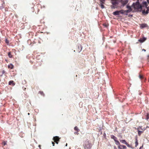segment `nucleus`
I'll return each instance as SVG.
<instances>
[{
	"mask_svg": "<svg viewBox=\"0 0 149 149\" xmlns=\"http://www.w3.org/2000/svg\"><path fill=\"white\" fill-rule=\"evenodd\" d=\"M84 146L85 149H90L91 147V144L88 140H87L85 141Z\"/></svg>",
	"mask_w": 149,
	"mask_h": 149,
	"instance_id": "obj_1",
	"label": "nucleus"
},
{
	"mask_svg": "<svg viewBox=\"0 0 149 149\" xmlns=\"http://www.w3.org/2000/svg\"><path fill=\"white\" fill-rule=\"evenodd\" d=\"M143 7V5L140 3L139 6V9H140V10H139V12H141L142 14L144 15H146L148 14V10H147L146 11L145 10H142Z\"/></svg>",
	"mask_w": 149,
	"mask_h": 149,
	"instance_id": "obj_2",
	"label": "nucleus"
},
{
	"mask_svg": "<svg viewBox=\"0 0 149 149\" xmlns=\"http://www.w3.org/2000/svg\"><path fill=\"white\" fill-rule=\"evenodd\" d=\"M140 5V2L138 4H134L133 5V3L132 4V6H134L133 8L135 10H136V11L137 12H139V6Z\"/></svg>",
	"mask_w": 149,
	"mask_h": 149,
	"instance_id": "obj_3",
	"label": "nucleus"
},
{
	"mask_svg": "<svg viewBox=\"0 0 149 149\" xmlns=\"http://www.w3.org/2000/svg\"><path fill=\"white\" fill-rule=\"evenodd\" d=\"M59 138L58 136H54L53 137V139L54 141L56 142V143L58 144V141L59 140Z\"/></svg>",
	"mask_w": 149,
	"mask_h": 149,
	"instance_id": "obj_4",
	"label": "nucleus"
},
{
	"mask_svg": "<svg viewBox=\"0 0 149 149\" xmlns=\"http://www.w3.org/2000/svg\"><path fill=\"white\" fill-rule=\"evenodd\" d=\"M128 0H125V1H123L122 2V5L121 6V7H124L125 6L128 2Z\"/></svg>",
	"mask_w": 149,
	"mask_h": 149,
	"instance_id": "obj_5",
	"label": "nucleus"
},
{
	"mask_svg": "<svg viewBox=\"0 0 149 149\" xmlns=\"http://www.w3.org/2000/svg\"><path fill=\"white\" fill-rule=\"evenodd\" d=\"M146 39V38L145 37L140 38L138 40V41L140 43H142L145 42Z\"/></svg>",
	"mask_w": 149,
	"mask_h": 149,
	"instance_id": "obj_6",
	"label": "nucleus"
},
{
	"mask_svg": "<svg viewBox=\"0 0 149 149\" xmlns=\"http://www.w3.org/2000/svg\"><path fill=\"white\" fill-rule=\"evenodd\" d=\"M147 26V24L143 23L140 24V28L141 29H143Z\"/></svg>",
	"mask_w": 149,
	"mask_h": 149,
	"instance_id": "obj_7",
	"label": "nucleus"
},
{
	"mask_svg": "<svg viewBox=\"0 0 149 149\" xmlns=\"http://www.w3.org/2000/svg\"><path fill=\"white\" fill-rule=\"evenodd\" d=\"M118 148L119 149H126L127 148V147L125 146L122 145L118 146Z\"/></svg>",
	"mask_w": 149,
	"mask_h": 149,
	"instance_id": "obj_8",
	"label": "nucleus"
},
{
	"mask_svg": "<svg viewBox=\"0 0 149 149\" xmlns=\"http://www.w3.org/2000/svg\"><path fill=\"white\" fill-rule=\"evenodd\" d=\"M119 10H116L113 13V14L114 15H120Z\"/></svg>",
	"mask_w": 149,
	"mask_h": 149,
	"instance_id": "obj_9",
	"label": "nucleus"
},
{
	"mask_svg": "<svg viewBox=\"0 0 149 149\" xmlns=\"http://www.w3.org/2000/svg\"><path fill=\"white\" fill-rule=\"evenodd\" d=\"M133 7H134V6H132V5L131 6H130L128 4L126 6V8H127L128 9V10H130L131 11H132V7L133 8Z\"/></svg>",
	"mask_w": 149,
	"mask_h": 149,
	"instance_id": "obj_10",
	"label": "nucleus"
},
{
	"mask_svg": "<svg viewBox=\"0 0 149 149\" xmlns=\"http://www.w3.org/2000/svg\"><path fill=\"white\" fill-rule=\"evenodd\" d=\"M111 3L113 5L116 6L119 4V1H112Z\"/></svg>",
	"mask_w": 149,
	"mask_h": 149,
	"instance_id": "obj_11",
	"label": "nucleus"
},
{
	"mask_svg": "<svg viewBox=\"0 0 149 149\" xmlns=\"http://www.w3.org/2000/svg\"><path fill=\"white\" fill-rule=\"evenodd\" d=\"M147 3V2L145 1H143L142 3L143 6H145L146 8L148 7V5Z\"/></svg>",
	"mask_w": 149,
	"mask_h": 149,
	"instance_id": "obj_12",
	"label": "nucleus"
},
{
	"mask_svg": "<svg viewBox=\"0 0 149 149\" xmlns=\"http://www.w3.org/2000/svg\"><path fill=\"white\" fill-rule=\"evenodd\" d=\"M78 49H79V50H78V52L79 53L82 50V47L81 45H79V46H78Z\"/></svg>",
	"mask_w": 149,
	"mask_h": 149,
	"instance_id": "obj_13",
	"label": "nucleus"
},
{
	"mask_svg": "<svg viewBox=\"0 0 149 149\" xmlns=\"http://www.w3.org/2000/svg\"><path fill=\"white\" fill-rule=\"evenodd\" d=\"M111 138L113 139L115 141L117 140V137L113 135H111Z\"/></svg>",
	"mask_w": 149,
	"mask_h": 149,
	"instance_id": "obj_14",
	"label": "nucleus"
},
{
	"mask_svg": "<svg viewBox=\"0 0 149 149\" xmlns=\"http://www.w3.org/2000/svg\"><path fill=\"white\" fill-rule=\"evenodd\" d=\"M120 142L122 143H123L124 144H127V142L125 140H120Z\"/></svg>",
	"mask_w": 149,
	"mask_h": 149,
	"instance_id": "obj_15",
	"label": "nucleus"
},
{
	"mask_svg": "<svg viewBox=\"0 0 149 149\" xmlns=\"http://www.w3.org/2000/svg\"><path fill=\"white\" fill-rule=\"evenodd\" d=\"M139 129H141L142 130V131H143V132L146 130V128L145 127H143V128H142V127L139 126L138 128H137V130Z\"/></svg>",
	"mask_w": 149,
	"mask_h": 149,
	"instance_id": "obj_16",
	"label": "nucleus"
},
{
	"mask_svg": "<svg viewBox=\"0 0 149 149\" xmlns=\"http://www.w3.org/2000/svg\"><path fill=\"white\" fill-rule=\"evenodd\" d=\"M120 13H121L122 14H124V13H125V10L123 9L121 10H119Z\"/></svg>",
	"mask_w": 149,
	"mask_h": 149,
	"instance_id": "obj_17",
	"label": "nucleus"
},
{
	"mask_svg": "<svg viewBox=\"0 0 149 149\" xmlns=\"http://www.w3.org/2000/svg\"><path fill=\"white\" fill-rule=\"evenodd\" d=\"M137 131L138 132V135L139 136H140L141 135V133L143 132V131H140L138 130Z\"/></svg>",
	"mask_w": 149,
	"mask_h": 149,
	"instance_id": "obj_18",
	"label": "nucleus"
},
{
	"mask_svg": "<svg viewBox=\"0 0 149 149\" xmlns=\"http://www.w3.org/2000/svg\"><path fill=\"white\" fill-rule=\"evenodd\" d=\"M115 142V143L116 145L118 146L120 145V143L117 140Z\"/></svg>",
	"mask_w": 149,
	"mask_h": 149,
	"instance_id": "obj_19",
	"label": "nucleus"
},
{
	"mask_svg": "<svg viewBox=\"0 0 149 149\" xmlns=\"http://www.w3.org/2000/svg\"><path fill=\"white\" fill-rule=\"evenodd\" d=\"M100 6L102 8V0H100Z\"/></svg>",
	"mask_w": 149,
	"mask_h": 149,
	"instance_id": "obj_20",
	"label": "nucleus"
},
{
	"mask_svg": "<svg viewBox=\"0 0 149 149\" xmlns=\"http://www.w3.org/2000/svg\"><path fill=\"white\" fill-rule=\"evenodd\" d=\"M74 130L75 131H77V132H79V130L78 129V127L77 126H75L74 128Z\"/></svg>",
	"mask_w": 149,
	"mask_h": 149,
	"instance_id": "obj_21",
	"label": "nucleus"
},
{
	"mask_svg": "<svg viewBox=\"0 0 149 149\" xmlns=\"http://www.w3.org/2000/svg\"><path fill=\"white\" fill-rule=\"evenodd\" d=\"M13 65L11 64L10 65H9L8 66V68H10V69H12L13 68Z\"/></svg>",
	"mask_w": 149,
	"mask_h": 149,
	"instance_id": "obj_22",
	"label": "nucleus"
},
{
	"mask_svg": "<svg viewBox=\"0 0 149 149\" xmlns=\"http://www.w3.org/2000/svg\"><path fill=\"white\" fill-rule=\"evenodd\" d=\"M139 0H137V1L135 2V3H133V5H134V4H138L139 3Z\"/></svg>",
	"mask_w": 149,
	"mask_h": 149,
	"instance_id": "obj_23",
	"label": "nucleus"
},
{
	"mask_svg": "<svg viewBox=\"0 0 149 149\" xmlns=\"http://www.w3.org/2000/svg\"><path fill=\"white\" fill-rule=\"evenodd\" d=\"M8 56L9 57H10V58H11L12 57V56L11 55L10 52H9L8 53Z\"/></svg>",
	"mask_w": 149,
	"mask_h": 149,
	"instance_id": "obj_24",
	"label": "nucleus"
},
{
	"mask_svg": "<svg viewBox=\"0 0 149 149\" xmlns=\"http://www.w3.org/2000/svg\"><path fill=\"white\" fill-rule=\"evenodd\" d=\"M132 11H131V10H125V13H128L131 12Z\"/></svg>",
	"mask_w": 149,
	"mask_h": 149,
	"instance_id": "obj_25",
	"label": "nucleus"
},
{
	"mask_svg": "<svg viewBox=\"0 0 149 149\" xmlns=\"http://www.w3.org/2000/svg\"><path fill=\"white\" fill-rule=\"evenodd\" d=\"M111 8L112 9H114L115 8H117V7H116L115 6H111Z\"/></svg>",
	"mask_w": 149,
	"mask_h": 149,
	"instance_id": "obj_26",
	"label": "nucleus"
},
{
	"mask_svg": "<svg viewBox=\"0 0 149 149\" xmlns=\"http://www.w3.org/2000/svg\"><path fill=\"white\" fill-rule=\"evenodd\" d=\"M103 26L106 28H107L108 26V25L106 24H103Z\"/></svg>",
	"mask_w": 149,
	"mask_h": 149,
	"instance_id": "obj_27",
	"label": "nucleus"
},
{
	"mask_svg": "<svg viewBox=\"0 0 149 149\" xmlns=\"http://www.w3.org/2000/svg\"><path fill=\"white\" fill-rule=\"evenodd\" d=\"M135 147H136L138 145V141H136V142H135Z\"/></svg>",
	"mask_w": 149,
	"mask_h": 149,
	"instance_id": "obj_28",
	"label": "nucleus"
},
{
	"mask_svg": "<svg viewBox=\"0 0 149 149\" xmlns=\"http://www.w3.org/2000/svg\"><path fill=\"white\" fill-rule=\"evenodd\" d=\"M149 114L148 113L147 114V116H146V120H147L149 118Z\"/></svg>",
	"mask_w": 149,
	"mask_h": 149,
	"instance_id": "obj_29",
	"label": "nucleus"
},
{
	"mask_svg": "<svg viewBox=\"0 0 149 149\" xmlns=\"http://www.w3.org/2000/svg\"><path fill=\"white\" fill-rule=\"evenodd\" d=\"M13 82V81H9V85H11V84Z\"/></svg>",
	"mask_w": 149,
	"mask_h": 149,
	"instance_id": "obj_30",
	"label": "nucleus"
},
{
	"mask_svg": "<svg viewBox=\"0 0 149 149\" xmlns=\"http://www.w3.org/2000/svg\"><path fill=\"white\" fill-rule=\"evenodd\" d=\"M126 145H127V146L128 147H129V148H130V147H131V146H130V145H129V144H128L127 143V144H126Z\"/></svg>",
	"mask_w": 149,
	"mask_h": 149,
	"instance_id": "obj_31",
	"label": "nucleus"
},
{
	"mask_svg": "<svg viewBox=\"0 0 149 149\" xmlns=\"http://www.w3.org/2000/svg\"><path fill=\"white\" fill-rule=\"evenodd\" d=\"M139 78L140 79H141L143 78V76H141L140 75H139Z\"/></svg>",
	"mask_w": 149,
	"mask_h": 149,
	"instance_id": "obj_32",
	"label": "nucleus"
},
{
	"mask_svg": "<svg viewBox=\"0 0 149 149\" xmlns=\"http://www.w3.org/2000/svg\"><path fill=\"white\" fill-rule=\"evenodd\" d=\"M5 42H6V44H8V43H9V41L7 39H6V41H5Z\"/></svg>",
	"mask_w": 149,
	"mask_h": 149,
	"instance_id": "obj_33",
	"label": "nucleus"
},
{
	"mask_svg": "<svg viewBox=\"0 0 149 149\" xmlns=\"http://www.w3.org/2000/svg\"><path fill=\"white\" fill-rule=\"evenodd\" d=\"M39 93L42 95H44V94L43 93V92L42 91H39Z\"/></svg>",
	"mask_w": 149,
	"mask_h": 149,
	"instance_id": "obj_34",
	"label": "nucleus"
},
{
	"mask_svg": "<svg viewBox=\"0 0 149 149\" xmlns=\"http://www.w3.org/2000/svg\"><path fill=\"white\" fill-rule=\"evenodd\" d=\"M3 146H4L6 145V142L4 141L3 142Z\"/></svg>",
	"mask_w": 149,
	"mask_h": 149,
	"instance_id": "obj_35",
	"label": "nucleus"
},
{
	"mask_svg": "<svg viewBox=\"0 0 149 149\" xmlns=\"http://www.w3.org/2000/svg\"><path fill=\"white\" fill-rule=\"evenodd\" d=\"M128 16L130 17H132L133 16L132 15H128Z\"/></svg>",
	"mask_w": 149,
	"mask_h": 149,
	"instance_id": "obj_36",
	"label": "nucleus"
},
{
	"mask_svg": "<svg viewBox=\"0 0 149 149\" xmlns=\"http://www.w3.org/2000/svg\"><path fill=\"white\" fill-rule=\"evenodd\" d=\"M99 134L100 133V134H102V131H101V129H100V130L99 131Z\"/></svg>",
	"mask_w": 149,
	"mask_h": 149,
	"instance_id": "obj_37",
	"label": "nucleus"
},
{
	"mask_svg": "<svg viewBox=\"0 0 149 149\" xmlns=\"http://www.w3.org/2000/svg\"><path fill=\"white\" fill-rule=\"evenodd\" d=\"M136 141H138V140H137V137L136 136L135 137V142H136Z\"/></svg>",
	"mask_w": 149,
	"mask_h": 149,
	"instance_id": "obj_38",
	"label": "nucleus"
},
{
	"mask_svg": "<svg viewBox=\"0 0 149 149\" xmlns=\"http://www.w3.org/2000/svg\"><path fill=\"white\" fill-rule=\"evenodd\" d=\"M78 132H77H77H75L74 133L75 134H77L78 135L79 134V133H78Z\"/></svg>",
	"mask_w": 149,
	"mask_h": 149,
	"instance_id": "obj_39",
	"label": "nucleus"
},
{
	"mask_svg": "<svg viewBox=\"0 0 149 149\" xmlns=\"http://www.w3.org/2000/svg\"><path fill=\"white\" fill-rule=\"evenodd\" d=\"M106 134L105 133H104L103 134V136L105 137L106 136Z\"/></svg>",
	"mask_w": 149,
	"mask_h": 149,
	"instance_id": "obj_40",
	"label": "nucleus"
},
{
	"mask_svg": "<svg viewBox=\"0 0 149 149\" xmlns=\"http://www.w3.org/2000/svg\"><path fill=\"white\" fill-rule=\"evenodd\" d=\"M147 8V10H148V13H149V6L147 8Z\"/></svg>",
	"mask_w": 149,
	"mask_h": 149,
	"instance_id": "obj_41",
	"label": "nucleus"
},
{
	"mask_svg": "<svg viewBox=\"0 0 149 149\" xmlns=\"http://www.w3.org/2000/svg\"><path fill=\"white\" fill-rule=\"evenodd\" d=\"M52 144H53V146H54L55 143L53 142H52Z\"/></svg>",
	"mask_w": 149,
	"mask_h": 149,
	"instance_id": "obj_42",
	"label": "nucleus"
},
{
	"mask_svg": "<svg viewBox=\"0 0 149 149\" xmlns=\"http://www.w3.org/2000/svg\"><path fill=\"white\" fill-rule=\"evenodd\" d=\"M143 146H141L140 147L139 149H141L143 148Z\"/></svg>",
	"mask_w": 149,
	"mask_h": 149,
	"instance_id": "obj_43",
	"label": "nucleus"
},
{
	"mask_svg": "<svg viewBox=\"0 0 149 149\" xmlns=\"http://www.w3.org/2000/svg\"><path fill=\"white\" fill-rule=\"evenodd\" d=\"M125 15H128V13H124V14Z\"/></svg>",
	"mask_w": 149,
	"mask_h": 149,
	"instance_id": "obj_44",
	"label": "nucleus"
},
{
	"mask_svg": "<svg viewBox=\"0 0 149 149\" xmlns=\"http://www.w3.org/2000/svg\"><path fill=\"white\" fill-rule=\"evenodd\" d=\"M142 51H143L144 52H146V50L144 49H142Z\"/></svg>",
	"mask_w": 149,
	"mask_h": 149,
	"instance_id": "obj_45",
	"label": "nucleus"
},
{
	"mask_svg": "<svg viewBox=\"0 0 149 149\" xmlns=\"http://www.w3.org/2000/svg\"><path fill=\"white\" fill-rule=\"evenodd\" d=\"M147 1V3L149 4V0H146Z\"/></svg>",
	"mask_w": 149,
	"mask_h": 149,
	"instance_id": "obj_46",
	"label": "nucleus"
},
{
	"mask_svg": "<svg viewBox=\"0 0 149 149\" xmlns=\"http://www.w3.org/2000/svg\"><path fill=\"white\" fill-rule=\"evenodd\" d=\"M2 74H3L5 73V71L4 70L2 72Z\"/></svg>",
	"mask_w": 149,
	"mask_h": 149,
	"instance_id": "obj_47",
	"label": "nucleus"
},
{
	"mask_svg": "<svg viewBox=\"0 0 149 149\" xmlns=\"http://www.w3.org/2000/svg\"><path fill=\"white\" fill-rule=\"evenodd\" d=\"M114 149H117V148L116 146H114Z\"/></svg>",
	"mask_w": 149,
	"mask_h": 149,
	"instance_id": "obj_48",
	"label": "nucleus"
},
{
	"mask_svg": "<svg viewBox=\"0 0 149 149\" xmlns=\"http://www.w3.org/2000/svg\"><path fill=\"white\" fill-rule=\"evenodd\" d=\"M3 8V7L1 6V7H0V9H2Z\"/></svg>",
	"mask_w": 149,
	"mask_h": 149,
	"instance_id": "obj_49",
	"label": "nucleus"
},
{
	"mask_svg": "<svg viewBox=\"0 0 149 149\" xmlns=\"http://www.w3.org/2000/svg\"><path fill=\"white\" fill-rule=\"evenodd\" d=\"M105 74H106L105 76H106V77H107L108 78V75H107L106 74V73H105Z\"/></svg>",
	"mask_w": 149,
	"mask_h": 149,
	"instance_id": "obj_50",
	"label": "nucleus"
},
{
	"mask_svg": "<svg viewBox=\"0 0 149 149\" xmlns=\"http://www.w3.org/2000/svg\"><path fill=\"white\" fill-rule=\"evenodd\" d=\"M123 1V0H120V2H122Z\"/></svg>",
	"mask_w": 149,
	"mask_h": 149,
	"instance_id": "obj_51",
	"label": "nucleus"
},
{
	"mask_svg": "<svg viewBox=\"0 0 149 149\" xmlns=\"http://www.w3.org/2000/svg\"><path fill=\"white\" fill-rule=\"evenodd\" d=\"M130 148H131L132 149H133L134 148V147H132V146H131V147H130Z\"/></svg>",
	"mask_w": 149,
	"mask_h": 149,
	"instance_id": "obj_52",
	"label": "nucleus"
},
{
	"mask_svg": "<svg viewBox=\"0 0 149 149\" xmlns=\"http://www.w3.org/2000/svg\"><path fill=\"white\" fill-rule=\"evenodd\" d=\"M38 147H39L40 148V147H41L40 145H39Z\"/></svg>",
	"mask_w": 149,
	"mask_h": 149,
	"instance_id": "obj_53",
	"label": "nucleus"
},
{
	"mask_svg": "<svg viewBox=\"0 0 149 149\" xmlns=\"http://www.w3.org/2000/svg\"><path fill=\"white\" fill-rule=\"evenodd\" d=\"M103 8H104V6L103 5Z\"/></svg>",
	"mask_w": 149,
	"mask_h": 149,
	"instance_id": "obj_54",
	"label": "nucleus"
},
{
	"mask_svg": "<svg viewBox=\"0 0 149 149\" xmlns=\"http://www.w3.org/2000/svg\"><path fill=\"white\" fill-rule=\"evenodd\" d=\"M67 146V143H66V145H65V146Z\"/></svg>",
	"mask_w": 149,
	"mask_h": 149,
	"instance_id": "obj_55",
	"label": "nucleus"
},
{
	"mask_svg": "<svg viewBox=\"0 0 149 149\" xmlns=\"http://www.w3.org/2000/svg\"><path fill=\"white\" fill-rule=\"evenodd\" d=\"M28 115H29L30 113H28Z\"/></svg>",
	"mask_w": 149,
	"mask_h": 149,
	"instance_id": "obj_56",
	"label": "nucleus"
},
{
	"mask_svg": "<svg viewBox=\"0 0 149 149\" xmlns=\"http://www.w3.org/2000/svg\"><path fill=\"white\" fill-rule=\"evenodd\" d=\"M147 56H148V57H149V55H148Z\"/></svg>",
	"mask_w": 149,
	"mask_h": 149,
	"instance_id": "obj_57",
	"label": "nucleus"
},
{
	"mask_svg": "<svg viewBox=\"0 0 149 149\" xmlns=\"http://www.w3.org/2000/svg\"><path fill=\"white\" fill-rule=\"evenodd\" d=\"M104 37H103V41L104 40Z\"/></svg>",
	"mask_w": 149,
	"mask_h": 149,
	"instance_id": "obj_58",
	"label": "nucleus"
},
{
	"mask_svg": "<svg viewBox=\"0 0 149 149\" xmlns=\"http://www.w3.org/2000/svg\"><path fill=\"white\" fill-rule=\"evenodd\" d=\"M133 1H135V0H133Z\"/></svg>",
	"mask_w": 149,
	"mask_h": 149,
	"instance_id": "obj_59",
	"label": "nucleus"
}]
</instances>
